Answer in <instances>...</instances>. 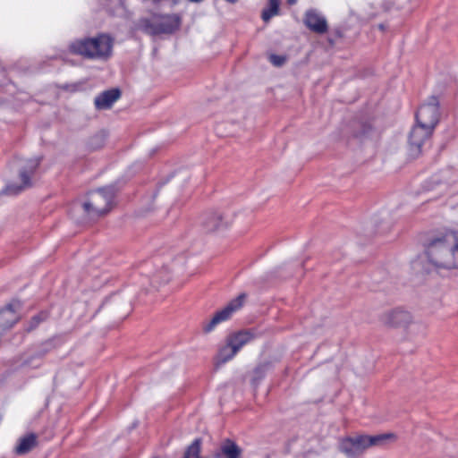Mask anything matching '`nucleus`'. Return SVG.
Here are the masks:
<instances>
[{
	"mask_svg": "<svg viewBox=\"0 0 458 458\" xmlns=\"http://www.w3.org/2000/svg\"><path fill=\"white\" fill-rule=\"evenodd\" d=\"M55 345L53 341H47L42 344L41 347L38 349V351L36 352V355L38 358H42L45 356L47 352L52 351L54 349Z\"/></svg>",
	"mask_w": 458,
	"mask_h": 458,
	"instance_id": "nucleus-26",
	"label": "nucleus"
},
{
	"mask_svg": "<svg viewBox=\"0 0 458 458\" xmlns=\"http://www.w3.org/2000/svg\"><path fill=\"white\" fill-rule=\"evenodd\" d=\"M260 335L261 332L257 328L252 327L230 334L227 336L226 341L234 348V350L239 352L242 347Z\"/></svg>",
	"mask_w": 458,
	"mask_h": 458,
	"instance_id": "nucleus-12",
	"label": "nucleus"
},
{
	"mask_svg": "<svg viewBox=\"0 0 458 458\" xmlns=\"http://www.w3.org/2000/svg\"><path fill=\"white\" fill-rule=\"evenodd\" d=\"M106 138L107 133L105 131H100L95 133L87 142L88 149L90 151H96L102 148L106 144Z\"/></svg>",
	"mask_w": 458,
	"mask_h": 458,
	"instance_id": "nucleus-20",
	"label": "nucleus"
},
{
	"mask_svg": "<svg viewBox=\"0 0 458 458\" xmlns=\"http://www.w3.org/2000/svg\"><path fill=\"white\" fill-rule=\"evenodd\" d=\"M166 270H167V268H166V267H164V271H165V273H167V272H166ZM169 280H170V277L168 276V275H167V274H165V278H163V280H162V281H163L164 283H167Z\"/></svg>",
	"mask_w": 458,
	"mask_h": 458,
	"instance_id": "nucleus-30",
	"label": "nucleus"
},
{
	"mask_svg": "<svg viewBox=\"0 0 458 458\" xmlns=\"http://www.w3.org/2000/svg\"><path fill=\"white\" fill-rule=\"evenodd\" d=\"M432 129L425 128L422 124H417L412 127L409 135V154L412 158H416L422 151V146L433 133Z\"/></svg>",
	"mask_w": 458,
	"mask_h": 458,
	"instance_id": "nucleus-8",
	"label": "nucleus"
},
{
	"mask_svg": "<svg viewBox=\"0 0 458 458\" xmlns=\"http://www.w3.org/2000/svg\"><path fill=\"white\" fill-rule=\"evenodd\" d=\"M201 438H196L185 450L183 458H199L201 452Z\"/></svg>",
	"mask_w": 458,
	"mask_h": 458,
	"instance_id": "nucleus-25",
	"label": "nucleus"
},
{
	"mask_svg": "<svg viewBox=\"0 0 458 458\" xmlns=\"http://www.w3.org/2000/svg\"><path fill=\"white\" fill-rule=\"evenodd\" d=\"M114 39L105 33L97 37H85L71 42L70 53L81 55L86 59L107 60L113 53Z\"/></svg>",
	"mask_w": 458,
	"mask_h": 458,
	"instance_id": "nucleus-2",
	"label": "nucleus"
},
{
	"mask_svg": "<svg viewBox=\"0 0 458 458\" xmlns=\"http://www.w3.org/2000/svg\"><path fill=\"white\" fill-rule=\"evenodd\" d=\"M226 2L230 3V4H235L238 2V0H225Z\"/></svg>",
	"mask_w": 458,
	"mask_h": 458,
	"instance_id": "nucleus-35",
	"label": "nucleus"
},
{
	"mask_svg": "<svg viewBox=\"0 0 458 458\" xmlns=\"http://www.w3.org/2000/svg\"><path fill=\"white\" fill-rule=\"evenodd\" d=\"M268 60L269 62L276 67H281L283 66L286 60H287V57L285 55H276V54H271L269 56H268Z\"/></svg>",
	"mask_w": 458,
	"mask_h": 458,
	"instance_id": "nucleus-27",
	"label": "nucleus"
},
{
	"mask_svg": "<svg viewBox=\"0 0 458 458\" xmlns=\"http://www.w3.org/2000/svg\"><path fill=\"white\" fill-rule=\"evenodd\" d=\"M232 223V219L224 213L209 211L203 215L201 225L208 232H216L226 229Z\"/></svg>",
	"mask_w": 458,
	"mask_h": 458,
	"instance_id": "nucleus-9",
	"label": "nucleus"
},
{
	"mask_svg": "<svg viewBox=\"0 0 458 458\" xmlns=\"http://www.w3.org/2000/svg\"><path fill=\"white\" fill-rule=\"evenodd\" d=\"M366 449L370 446H381L389 439L395 438L392 433H385L375 436L362 435Z\"/></svg>",
	"mask_w": 458,
	"mask_h": 458,
	"instance_id": "nucleus-19",
	"label": "nucleus"
},
{
	"mask_svg": "<svg viewBox=\"0 0 458 458\" xmlns=\"http://www.w3.org/2000/svg\"><path fill=\"white\" fill-rule=\"evenodd\" d=\"M189 1L191 2V3H201L204 0H189Z\"/></svg>",
	"mask_w": 458,
	"mask_h": 458,
	"instance_id": "nucleus-34",
	"label": "nucleus"
},
{
	"mask_svg": "<svg viewBox=\"0 0 458 458\" xmlns=\"http://www.w3.org/2000/svg\"><path fill=\"white\" fill-rule=\"evenodd\" d=\"M350 128L352 136L359 140L366 138L372 129L369 123L363 121H352Z\"/></svg>",
	"mask_w": 458,
	"mask_h": 458,
	"instance_id": "nucleus-18",
	"label": "nucleus"
},
{
	"mask_svg": "<svg viewBox=\"0 0 458 458\" xmlns=\"http://www.w3.org/2000/svg\"><path fill=\"white\" fill-rule=\"evenodd\" d=\"M140 26L148 35L171 34L179 28L180 20L171 15L154 14L151 18L141 19Z\"/></svg>",
	"mask_w": 458,
	"mask_h": 458,
	"instance_id": "nucleus-4",
	"label": "nucleus"
},
{
	"mask_svg": "<svg viewBox=\"0 0 458 458\" xmlns=\"http://www.w3.org/2000/svg\"><path fill=\"white\" fill-rule=\"evenodd\" d=\"M429 262L437 269L458 267V253L450 243L447 231L432 238L426 247Z\"/></svg>",
	"mask_w": 458,
	"mask_h": 458,
	"instance_id": "nucleus-3",
	"label": "nucleus"
},
{
	"mask_svg": "<svg viewBox=\"0 0 458 458\" xmlns=\"http://www.w3.org/2000/svg\"><path fill=\"white\" fill-rule=\"evenodd\" d=\"M2 336V335H0V337Z\"/></svg>",
	"mask_w": 458,
	"mask_h": 458,
	"instance_id": "nucleus-37",
	"label": "nucleus"
},
{
	"mask_svg": "<svg viewBox=\"0 0 458 458\" xmlns=\"http://www.w3.org/2000/svg\"><path fill=\"white\" fill-rule=\"evenodd\" d=\"M416 123L425 128L434 130L439 122V100L437 96L428 98V102L422 104L416 113Z\"/></svg>",
	"mask_w": 458,
	"mask_h": 458,
	"instance_id": "nucleus-6",
	"label": "nucleus"
},
{
	"mask_svg": "<svg viewBox=\"0 0 458 458\" xmlns=\"http://www.w3.org/2000/svg\"><path fill=\"white\" fill-rule=\"evenodd\" d=\"M339 450L349 458H355L366 450L363 436L348 437L341 440Z\"/></svg>",
	"mask_w": 458,
	"mask_h": 458,
	"instance_id": "nucleus-11",
	"label": "nucleus"
},
{
	"mask_svg": "<svg viewBox=\"0 0 458 458\" xmlns=\"http://www.w3.org/2000/svg\"><path fill=\"white\" fill-rule=\"evenodd\" d=\"M49 318V312L47 310H41L38 314L34 315L24 326V331L30 333L35 330L39 324L46 321Z\"/></svg>",
	"mask_w": 458,
	"mask_h": 458,
	"instance_id": "nucleus-21",
	"label": "nucleus"
},
{
	"mask_svg": "<svg viewBox=\"0 0 458 458\" xmlns=\"http://www.w3.org/2000/svg\"><path fill=\"white\" fill-rule=\"evenodd\" d=\"M279 6L280 2L279 0H269L268 1V6L265 9H263L261 13V18L265 22H267L270 21V19L277 15L279 13Z\"/></svg>",
	"mask_w": 458,
	"mask_h": 458,
	"instance_id": "nucleus-23",
	"label": "nucleus"
},
{
	"mask_svg": "<svg viewBox=\"0 0 458 458\" xmlns=\"http://www.w3.org/2000/svg\"><path fill=\"white\" fill-rule=\"evenodd\" d=\"M81 85H82L81 82H78V83H73V84H64V85L60 86V88L62 89H64L67 91L74 92V91H77L81 87Z\"/></svg>",
	"mask_w": 458,
	"mask_h": 458,
	"instance_id": "nucleus-28",
	"label": "nucleus"
},
{
	"mask_svg": "<svg viewBox=\"0 0 458 458\" xmlns=\"http://www.w3.org/2000/svg\"><path fill=\"white\" fill-rule=\"evenodd\" d=\"M124 304H125V310L124 311L126 313L130 312L131 308V301L129 300V301H125Z\"/></svg>",
	"mask_w": 458,
	"mask_h": 458,
	"instance_id": "nucleus-29",
	"label": "nucleus"
},
{
	"mask_svg": "<svg viewBox=\"0 0 458 458\" xmlns=\"http://www.w3.org/2000/svg\"><path fill=\"white\" fill-rule=\"evenodd\" d=\"M121 97L119 89H111L98 95L94 100L95 106L98 110L109 109Z\"/></svg>",
	"mask_w": 458,
	"mask_h": 458,
	"instance_id": "nucleus-15",
	"label": "nucleus"
},
{
	"mask_svg": "<svg viewBox=\"0 0 458 458\" xmlns=\"http://www.w3.org/2000/svg\"><path fill=\"white\" fill-rule=\"evenodd\" d=\"M304 23L310 30L316 33L323 34L327 30L326 19L313 10H310L306 13Z\"/></svg>",
	"mask_w": 458,
	"mask_h": 458,
	"instance_id": "nucleus-16",
	"label": "nucleus"
},
{
	"mask_svg": "<svg viewBox=\"0 0 458 458\" xmlns=\"http://www.w3.org/2000/svg\"><path fill=\"white\" fill-rule=\"evenodd\" d=\"M271 368L272 363L270 361L259 364L253 370V383L258 384L261 379H263L267 372L271 369Z\"/></svg>",
	"mask_w": 458,
	"mask_h": 458,
	"instance_id": "nucleus-24",
	"label": "nucleus"
},
{
	"mask_svg": "<svg viewBox=\"0 0 458 458\" xmlns=\"http://www.w3.org/2000/svg\"><path fill=\"white\" fill-rule=\"evenodd\" d=\"M242 449L235 441L225 438L221 442L220 447L214 453V458H241Z\"/></svg>",
	"mask_w": 458,
	"mask_h": 458,
	"instance_id": "nucleus-14",
	"label": "nucleus"
},
{
	"mask_svg": "<svg viewBox=\"0 0 458 458\" xmlns=\"http://www.w3.org/2000/svg\"><path fill=\"white\" fill-rule=\"evenodd\" d=\"M41 158H31L27 160L26 164L20 169L19 177L21 181V184L8 183L1 191L6 195H17L25 189L31 187V177L39 166Z\"/></svg>",
	"mask_w": 458,
	"mask_h": 458,
	"instance_id": "nucleus-5",
	"label": "nucleus"
},
{
	"mask_svg": "<svg viewBox=\"0 0 458 458\" xmlns=\"http://www.w3.org/2000/svg\"><path fill=\"white\" fill-rule=\"evenodd\" d=\"M159 277V274L154 276V280H157Z\"/></svg>",
	"mask_w": 458,
	"mask_h": 458,
	"instance_id": "nucleus-36",
	"label": "nucleus"
},
{
	"mask_svg": "<svg viewBox=\"0 0 458 458\" xmlns=\"http://www.w3.org/2000/svg\"><path fill=\"white\" fill-rule=\"evenodd\" d=\"M380 321L389 327H402L411 323V315L406 310L395 309L384 313L380 318Z\"/></svg>",
	"mask_w": 458,
	"mask_h": 458,
	"instance_id": "nucleus-13",
	"label": "nucleus"
},
{
	"mask_svg": "<svg viewBox=\"0 0 458 458\" xmlns=\"http://www.w3.org/2000/svg\"><path fill=\"white\" fill-rule=\"evenodd\" d=\"M38 445L37 436L30 433L19 439V443L15 447V453L18 455H24L30 453Z\"/></svg>",
	"mask_w": 458,
	"mask_h": 458,
	"instance_id": "nucleus-17",
	"label": "nucleus"
},
{
	"mask_svg": "<svg viewBox=\"0 0 458 458\" xmlns=\"http://www.w3.org/2000/svg\"><path fill=\"white\" fill-rule=\"evenodd\" d=\"M21 306L19 301H13L0 309V335H3L18 322L19 316L16 313V309L21 308Z\"/></svg>",
	"mask_w": 458,
	"mask_h": 458,
	"instance_id": "nucleus-10",
	"label": "nucleus"
},
{
	"mask_svg": "<svg viewBox=\"0 0 458 458\" xmlns=\"http://www.w3.org/2000/svg\"><path fill=\"white\" fill-rule=\"evenodd\" d=\"M118 299H119V297L116 295L110 297V300H113L114 302H118Z\"/></svg>",
	"mask_w": 458,
	"mask_h": 458,
	"instance_id": "nucleus-33",
	"label": "nucleus"
},
{
	"mask_svg": "<svg viewBox=\"0 0 458 458\" xmlns=\"http://www.w3.org/2000/svg\"><path fill=\"white\" fill-rule=\"evenodd\" d=\"M118 191L116 184L99 188L89 192L85 201L75 203L73 209L82 211L84 220H97L111 210Z\"/></svg>",
	"mask_w": 458,
	"mask_h": 458,
	"instance_id": "nucleus-1",
	"label": "nucleus"
},
{
	"mask_svg": "<svg viewBox=\"0 0 458 458\" xmlns=\"http://www.w3.org/2000/svg\"><path fill=\"white\" fill-rule=\"evenodd\" d=\"M238 352L234 350L233 346H231L228 342L226 341V344L224 345L219 349V352L217 353L216 359H217V364H224L230 360H232Z\"/></svg>",
	"mask_w": 458,
	"mask_h": 458,
	"instance_id": "nucleus-22",
	"label": "nucleus"
},
{
	"mask_svg": "<svg viewBox=\"0 0 458 458\" xmlns=\"http://www.w3.org/2000/svg\"><path fill=\"white\" fill-rule=\"evenodd\" d=\"M245 299V293H241L233 299L224 309L216 312L208 322L203 323V332L205 334L210 333L218 324L230 319L232 315L242 307Z\"/></svg>",
	"mask_w": 458,
	"mask_h": 458,
	"instance_id": "nucleus-7",
	"label": "nucleus"
},
{
	"mask_svg": "<svg viewBox=\"0 0 458 458\" xmlns=\"http://www.w3.org/2000/svg\"><path fill=\"white\" fill-rule=\"evenodd\" d=\"M287 4L290 5L295 4L297 3V0H286Z\"/></svg>",
	"mask_w": 458,
	"mask_h": 458,
	"instance_id": "nucleus-31",
	"label": "nucleus"
},
{
	"mask_svg": "<svg viewBox=\"0 0 458 458\" xmlns=\"http://www.w3.org/2000/svg\"><path fill=\"white\" fill-rule=\"evenodd\" d=\"M378 29H379L380 30H386V25H385V24H383V23H380V24H378Z\"/></svg>",
	"mask_w": 458,
	"mask_h": 458,
	"instance_id": "nucleus-32",
	"label": "nucleus"
}]
</instances>
